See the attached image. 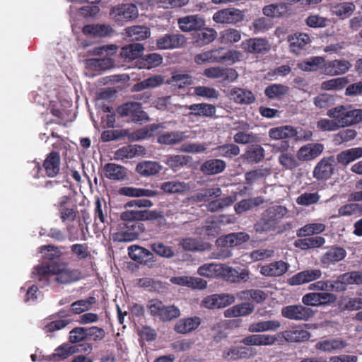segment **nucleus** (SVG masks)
Masks as SVG:
<instances>
[{
	"mask_svg": "<svg viewBox=\"0 0 362 362\" xmlns=\"http://www.w3.org/2000/svg\"><path fill=\"white\" fill-rule=\"evenodd\" d=\"M33 275L43 285L52 282L68 284L80 279V273L77 270L69 269L66 264L37 266L34 268Z\"/></svg>",
	"mask_w": 362,
	"mask_h": 362,
	"instance_id": "nucleus-1",
	"label": "nucleus"
},
{
	"mask_svg": "<svg viewBox=\"0 0 362 362\" xmlns=\"http://www.w3.org/2000/svg\"><path fill=\"white\" fill-rule=\"evenodd\" d=\"M288 210L282 205H273L267 208L255 223L256 233L262 234L278 232L281 230V223L288 216Z\"/></svg>",
	"mask_w": 362,
	"mask_h": 362,
	"instance_id": "nucleus-2",
	"label": "nucleus"
},
{
	"mask_svg": "<svg viewBox=\"0 0 362 362\" xmlns=\"http://www.w3.org/2000/svg\"><path fill=\"white\" fill-rule=\"evenodd\" d=\"M327 115L333 119L338 128L350 127L362 122V110L351 105H338L329 109Z\"/></svg>",
	"mask_w": 362,
	"mask_h": 362,
	"instance_id": "nucleus-3",
	"label": "nucleus"
},
{
	"mask_svg": "<svg viewBox=\"0 0 362 362\" xmlns=\"http://www.w3.org/2000/svg\"><path fill=\"white\" fill-rule=\"evenodd\" d=\"M197 273L200 276L207 278H215L218 276L230 278L238 274L235 269L224 264L217 263L204 264L198 268Z\"/></svg>",
	"mask_w": 362,
	"mask_h": 362,
	"instance_id": "nucleus-4",
	"label": "nucleus"
},
{
	"mask_svg": "<svg viewBox=\"0 0 362 362\" xmlns=\"http://www.w3.org/2000/svg\"><path fill=\"white\" fill-rule=\"evenodd\" d=\"M110 15L115 21L118 23H123L137 18L139 11L136 5L125 4L112 7Z\"/></svg>",
	"mask_w": 362,
	"mask_h": 362,
	"instance_id": "nucleus-5",
	"label": "nucleus"
},
{
	"mask_svg": "<svg viewBox=\"0 0 362 362\" xmlns=\"http://www.w3.org/2000/svg\"><path fill=\"white\" fill-rule=\"evenodd\" d=\"M118 114L122 117H128L134 122L147 121L148 117L142 110L139 102H129L124 103L117 108Z\"/></svg>",
	"mask_w": 362,
	"mask_h": 362,
	"instance_id": "nucleus-6",
	"label": "nucleus"
},
{
	"mask_svg": "<svg viewBox=\"0 0 362 362\" xmlns=\"http://www.w3.org/2000/svg\"><path fill=\"white\" fill-rule=\"evenodd\" d=\"M144 231L142 223H123L118 232L112 234L115 242H131L138 238Z\"/></svg>",
	"mask_w": 362,
	"mask_h": 362,
	"instance_id": "nucleus-7",
	"label": "nucleus"
},
{
	"mask_svg": "<svg viewBox=\"0 0 362 362\" xmlns=\"http://www.w3.org/2000/svg\"><path fill=\"white\" fill-rule=\"evenodd\" d=\"M281 315L285 318L297 320L307 321L315 315L314 311L303 305H291L282 308Z\"/></svg>",
	"mask_w": 362,
	"mask_h": 362,
	"instance_id": "nucleus-8",
	"label": "nucleus"
},
{
	"mask_svg": "<svg viewBox=\"0 0 362 362\" xmlns=\"http://www.w3.org/2000/svg\"><path fill=\"white\" fill-rule=\"evenodd\" d=\"M245 13L235 8H227L214 13L213 20L221 24H235L243 21Z\"/></svg>",
	"mask_w": 362,
	"mask_h": 362,
	"instance_id": "nucleus-9",
	"label": "nucleus"
},
{
	"mask_svg": "<svg viewBox=\"0 0 362 362\" xmlns=\"http://www.w3.org/2000/svg\"><path fill=\"white\" fill-rule=\"evenodd\" d=\"M322 275V272L320 269H308L292 276L288 279V283L291 286L305 284L320 279Z\"/></svg>",
	"mask_w": 362,
	"mask_h": 362,
	"instance_id": "nucleus-10",
	"label": "nucleus"
},
{
	"mask_svg": "<svg viewBox=\"0 0 362 362\" xmlns=\"http://www.w3.org/2000/svg\"><path fill=\"white\" fill-rule=\"evenodd\" d=\"M185 43V37L180 33H168L159 37L156 41V45L160 49L180 48Z\"/></svg>",
	"mask_w": 362,
	"mask_h": 362,
	"instance_id": "nucleus-11",
	"label": "nucleus"
},
{
	"mask_svg": "<svg viewBox=\"0 0 362 362\" xmlns=\"http://www.w3.org/2000/svg\"><path fill=\"white\" fill-rule=\"evenodd\" d=\"M242 48L250 54H264L270 50L269 41L262 37L250 38L242 42Z\"/></svg>",
	"mask_w": 362,
	"mask_h": 362,
	"instance_id": "nucleus-12",
	"label": "nucleus"
},
{
	"mask_svg": "<svg viewBox=\"0 0 362 362\" xmlns=\"http://www.w3.org/2000/svg\"><path fill=\"white\" fill-rule=\"evenodd\" d=\"M235 299L232 294H214L206 297L202 301V305L209 309L220 308L232 304Z\"/></svg>",
	"mask_w": 362,
	"mask_h": 362,
	"instance_id": "nucleus-13",
	"label": "nucleus"
},
{
	"mask_svg": "<svg viewBox=\"0 0 362 362\" xmlns=\"http://www.w3.org/2000/svg\"><path fill=\"white\" fill-rule=\"evenodd\" d=\"M334 158H324L320 160L313 170V177L318 180L329 179L334 172Z\"/></svg>",
	"mask_w": 362,
	"mask_h": 362,
	"instance_id": "nucleus-14",
	"label": "nucleus"
},
{
	"mask_svg": "<svg viewBox=\"0 0 362 362\" xmlns=\"http://www.w3.org/2000/svg\"><path fill=\"white\" fill-rule=\"evenodd\" d=\"M191 138L185 132L173 131L165 132L157 136V142L161 145L173 146L180 144Z\"/></svg>",
	"mask_w": 362,
	"mask_h": 362,
	"instance_id": "nucleus-15",
	"label": "nucleus"
},
{
	"mask_svg": "<svg viewBox=\"0 0 362 362\" xmlns=\"http://www.w3.org/2000/svg\"><path fill=\"white\" fill-rule=\"evenodd\" d=\"M226 162L220 158H211L200 165V171L205 175L212 176L222 173L226 168Z\"/></svg>",
	"mask_w": 362,
	"mask_h": 362,
	"instance_id": "nucleus-16",
	"label": "nucleus"
},
{
	"mask_svg": "<svg viewBox=\"0 0 362 362\" xmlns=\"http://www.w3.org/2000/svg\"><path fill=\"white\" fill-rule=\"evenodd\" d=\"M250 240V235L245 232L232 233L218 238L216 244L218 246L235 247Z\"/></svg>",
	"mask_w": 362,
	"mask_h": 362,
	"instance_id": "nucleus-17",
	"label": "nucleus"
},
{
	"mask_svg": "<svg viewBox=\"0 0 362 362\" xmlns=\"http://www.w3.org/2000/svg\"><path fill=\"white\" fill-rule=\"evenodd\" d=\"M177 24L182 31L190 32L200 30L204 25L205 21L199 15H189L180 18Z\"/></svg>",
	"mask_w": 362,
	"mask_h": 362,
	"instance_id": "nucleus-18",
	"label": "nucleus"
},
{
	"mask_svg": "<svg viewBox=\"0 0 362 362\" xmlns=\"http://www.w3.org/2000/svg\"><path fill=\"white\" fill-rule=\"evenodd\" d=\"M289 267L288 263L279 260L262 266L259 272L265 276H280L288 271Z\"/></svg>",
	"mask_w": 362,
	"mask_h": 362,
	"instance_id": "nucleus-19",
	"label": "nucleus"
},
{
	"mask_svg": "<svg viewBox=\"0 0 362 362\" xmlns=\"http://www.w3.org/2000/svg\"><path fill=\"white\" fill-rule=\"evenodd\" d=\"M348 346V343L339 338L325 339L318 341L315 348L322 352H332L341 350Z\"/></svg>",
	"mask_w": 362,
	"mask_h": 362,
	"instance_id": "nucleus-20",
	"label": "nucleus"
},
{
	"mask_svg": "<svg viewBox=\"0 0 362 362\" xmlns=\"http://www.w3.org/2000/svg\"><path fill=\"white\" fill-rule=\"evenodd\" d=\"M228 96L235 103L241 105H249L255 100V97L250 90L238 87L230 88Z\"/></svg>",
	"mask_w": 362,
	"mask_h": 362,
	"instance_id": "nucleus-21",
	"label": "nucleus"
},
{
	"mask_svg": "<svg viewBox=\"0 0 362 362\" xmlns=\"http://www.w3.org/2000/svg\"><path fill=\"white\" fill-rule=\"evenodd\" d=\"M298 129L291 125H284L269 129L268 135L273 140H285L298 135Z\"/></svg>",
	"mask_w": 362,
	"mask_h": 362,
	"instance_id": "nucleus-22",
	"label": "nucleus"
},
{
	"mask_svg": "<svg viewBox=\"0 0 362 362\" xmlns=\"http://www.w3.org/2000/svg\"><path fill=\"white\" fill-rule=\"evenodd\" d=\"M61 158L57 151H52L46 157L43 163V168L49 177H55L60 170Z\"/></svg>",
	"mask_w": 362,
	"mask_h": 362,
	"instance_id": "nucleus-23",
	"label": "nucleus"
},
{
	"mask_svg": "<svg viewBox=\"0 0 362 362\" xmlns=\"http://www.w3.org/2000/svg\"><path fill=\"white\" fill-rule=\"evenodd\" d=\"M323 149L324 146L321 144H308L300 148L297 158L300 160H310L317 158Z\"/></svg>",
	"mask_w": 362,
	"mask_h": 362,
	"instance_id": "nucleus-24",
	"label": "nucleus"
},
{
	"mask_svg": "<svg viewBox=\"0 0 362 362\" xmlns=\"http://www.w3.org/2000/svg\"><path fill=\"white\" fill-rule=\"evenodd\" d=\"M288 42L291 52L298 54L301 50L306 49L310 43V38L306 33H298L288 36Z\"/></svg>",
	"mask_w": 362,
	"mask_h": 362,
	"instance_id": "nucleus-25",
	"label": "nucleus"
},
{
	"mask_svg": "<svg viewBox=\"0 0 362 362\" xmlns=\"http://www.w3.org/2000/svg\"><path fill=\"white\" fill-rule=\"evenodd\" d=\"M241 129V131L238 132L233 136V141L236 144L245 145L260 141V137L258 134L245 131L249 129V124L247 123H242Z\"/></svg>",
	"mask_w": 362,
	"mask_h": 362,
	"instance_id": "nucleus-26",
	"label": "nucleus"
},
{
	"mask_svg": "<svg viewBox=\"0 0 362 362\" xmlns=\"http://www.w3.org/2000/svg\"><path fill=\"white\" fill-rule=\"evenodd\" d=\"M281 327L279 320H265L254 322L248 325L247 330L251 333L274 332Z\"/></svg>",
	"mask_w": 362,
	"mask_h": 362,
	"instance_id": "nucleus-27",
	"label": "nucleus"
},
{
	"mask_svg": "<svg viewBox=\"0 0 362 362\" xmlns=\"http://www.w3.org/2000/svg\"><path fill=\"white\" fill-rule=\"evenodd\" d=\"M191 187L189 183L177 180L164 182L160 185V189L168 194H183L189 192Z\"/></svg>",
	"mask_w": 362,
	"mask_h": 362,
	"instance_id": "nucleus-28",
	"label": "nucleus"
},
{
	"mask_svg": "<svg viewBox=\"0 0 362 362\" xmlns=\"http://www.w3.org/2000/svg\"><path fill=\"white\" fill-rule=\"evenodd\" d=\"M103 173L106 178L112 180H123L127 175L124 167L113 163L105 164L103 168Z\"/></svg>",
	"mask_w": 362,
	"mask_h": 362,
	"instance_id": "nucleus-29",
	"label": "nucleus"
},
{
	"mask_svg": "<svg viewBox=\"0 0 362 362\" xmlns=\"http://www.w3.org/2000/svg\"><path fill=\"white\" fill-rule=\"evenodd\" d=\"M255 310V306L251 303H243L232 306L224 311L226 317H238L247 316Z\"/></svg>",
	"mask_w": 362,
	"mask_h": 362,
	"instance_id": "nucleus-30",
	"label": "nucleus"
},
{
	"mask_svg": "<svg viewBox=\"0 0 362 362\" xmlns=\"http://www.w3.org/2000/svg\"><path fill=\"white\" fill-rule=\"evenodd\" d=\"M351 68V64L346 60L335 59L325 65L324 72L327 75L336 76L345 74Z\"/></svg>",
	"mask_w": 362,
	"mask_h": 362,
	"instance_id": "nucleus-31",
	"label": "nucleus"
},
{
	"mask_svg": "<svg viewBox=\"0 0 362 362\" xmlns=\"http://www.w3.org/2000/svg\"><path fill=\"white\" fill-rule=\"evenodd\" d=\"M201 324L199 317H191L179 320L175 325V330L180 334H187L195 330Z\"/></svg>",
	"mask_w": 362,
	"mask_h": 362,
	"instance_id": "nucleus-32",
	"label": "nucleus"
},
{
	"mask_svg": "<svg viewBox=\"0 0 362 362\" xmlns=\"http://www.w3.org/2000/svg\"><path fill=\"white\" fill-rule=\"evenodd\" d=\"M129 257L141 264H147L153 258V254L147 249L134 245L128 247Z\"/></svg>",
	"mask_w": 362,
	"mask_h": 362,
	"instance_id": "nucleus-33",
	"label": "nucleus"
},
{
	"mask_svg": "<svg viewBox=\"0 0 362 362\" xmlns=\"http://www.w3.org/2000/svg\"><path fill=\"white\" fill-rule=\"evenodd\" d=\"M346 255V250L340 247H332L321 257V262L329 265L341 261Z\"/></svg>",
	"mask_w": 362,
	"mask_h": 362,
	"instance_id": "nucleus-34",
	"label": "nucleus"
},
{
	"mask_svg": "<svg viewBox=\"0 0 362 362\" xmlns=\"http://www.w3.org/2000/svg\"><path fill=\"white\" fill-rule=\"evenodd\" d=\"M124 35L132 41H140L150 37L151 30L145 25H134L125 28Z\"/></svg>",
	"mask_w": 362,
	"mask_h": 362,
	"instance_id": "nucleus-35",
	"label": "nucleus"
},
{
	"mask_svg": "<svg viewBox=\"0 0 362 362\" xmlns=\"http://www.w3.org/2000/svg\"><path fill=\"white\" fill-rule=\"evenodd\" d=\"M191 110L189 115L212 117L216 112V106L209 103L192 104L189 106H185Z\"/></svg>",
	"mask_w": 362,
	"mask_h": 362,
	"instance_id": "nucleus-36",
	"label": "nucleus"
},
{
	"mask_svg": "<svg viewBox=\"0 0 362 362\" xmlns=\"http://www.w3.org/2000/svg\"><path fill=\"white\" fill-rule=\"evenodd\" d=\"M144 47L140 43H133L123 47L119 56L124 61L129 62L139 58L143 53Z\"/></svg>",
	"mask_w": 362,
	"mask_h": 362,
	"instance_id": "nucleus-37",
	"label": "nucleus"
},
{
	"mask_svg": "<svg viewBox=\"0 0 362 362\" xmlns=\"http://www.w3.org/2000/svg\"><path fill=\"white\" fill-rule=\"evenodd\" d=\"M162 169V165L156 161L144 160L137 164L136 172L142 176L150 177L158 173Z\"/></svg>",
	"mask_w": 362,
	"mask_h": 362,
	"instance_id": "nucleus-38",
	"label": "nucleus"
},
{
	"mask_svg": "<svg viewBox=\"0 0 362 362\" xmlns=\"http://www.w3.org/2000/svg\"><path fill=\"white\" fill-rule=\"evenodd\" d=\"M264 149L259 144L251 145L247 147L242 156L244 160L250 163H258L264 158Z\"/></svg>",
	"mask_w": 362,
	"mask_h": 362,
	"instance_id": "nucleus-39",
	"label": "nucleus"
},
{
	"mask_svg": "<svg viewBox=\"0 0 362 362\" xmlns=\"http://www.w3.org/2000/svg\"><path fill=\"white\" fill-rule=\"evenodd\" d=\"M361 158H362V147H356L340 152L337 156V160L339 163L346 165Z\"/></svg>",
	"mask_w": 362,
	"mask_h": 362,
	"instance_id": "nucleus-40",
	"label": "nucleus"
},
{
	"mask_svg": "<svg viewBox=\"0 0 362 362\" xmlns=\"http://www.w3.org/2000/svg\"><path fill=\"white\" fill-rule=\"evenodd\" d=\"M260 197L244 199L234 205V211L237 214H242L263 204Z\"/></svg>",
	"mask_w": 362,
	"mask_h": 362,
	"instance_id": "nucleus-41",
	"label": "nucleus"
},
{
	"mask_svg": "<svg viewBox=\"0 0 362 362\" xmlns=\"http://www.w3.org/2000/svg\"><path fill=\"white\" fill-rule=\"evenodd\" d=\"M144 148L141 146L129 145L122 147L117 150L115 153V158L116 160H125L134 158L135 156L143 153Z\"/></svg>",
	"mask_w": 362,
	"mask_h": 362,
	"instance_id": "nucleus-42",
	"label": "nucleus"
},
{
	"mask_svg": "<svg viewBox=\"0 0 362 362\" xmlns=\"http://www.w3.org/2000/svg\"><path fill=\"white\" fill-rule=\"evenodd\" d=\"M118 193L120 195L130 197H155L157 193L151 189L137 188L133 187H122L119 189Z\"/></svg>",
	"mask_w": 362,
	"mask_h": 362,
	"instance_id": "nucleus-43",
	"label": "nucleus"
},
{
	"mask_svg": "<svg viewBox=\"0 0 362 362\" xmlns=\"http://www.w3.org/2000/svg\"><path fill=\"white\" fill-rule=\"evenodd\" d=\"M112 31V28L105 24L87 25L83 28V33L94 37H105Z\"/></svg>",
	"mask_w": 362,
	"mask_h": 362,
	"instance_id": "nucleus-44",
	"label": "nucleus"
},
{
	"mask_svg": "<svg viewBox=\"0 0 362 362\" xmlns=\"http://www.w3.org/2000/svg\"><path fill=\"white\" fill-rule=\"evenodd\" d=\"M288 8L287 4L280 2L265 6L262 8V13L268 17L279 18L286 14L288 11Z\"/></svg>",
	"mask_w": 362,
	"mask_h": 362,
	"instance_id": "nucleus-45",
	"label": "nucleus"
},
{
	"mask_svg": "<svg viewBox=\"0 0 362 362\" xmlns=\"http://www.w3.org/2000/svg\"><path fill=\"white\" fill-rule=\"evenodd\" d=\"M222 194L220 187L207 188L201 190L192 196V199L197 202H208L214 198H218Z\"/></svg>",
	"mask_w": 362,
	"mask_h": 362,
	"instance_id": "nucleus-46",
	"label": "nucleus"
},
{
	"mask_svg": "<svg viewBox=\"0 0 362 362\" xmlns=\"http://www.w3.org/2000/svg\"><path fill=\"white\" fill-rule=\"evenodd\" d=\"M356 6L352 2H342L332 6V12L333 14L344 19L350 16L355 11Z\"/></svg>",
	"mask_w": 362,
	"mask_h": 362,
	"instance_id": "nucleus-47",
	"label": "nucleus"
},
{
	"mask_svg": "<svg viewBox=\"0 0 362 362\" xmlns=\"http://www.w3.org/2000/svg\"><path fill=\"white\" fill-rule=\"evenodd\" d=\"M325 225L320 223H308L299 228L296 235L299 238L311 236L322 233L325 230Z\"/></svg>",
	"mask_w": 362,
	"mask_h": 362,
	"instance_id": "nucleus-48",
	"label": "nucleus"
},
{
	"mask_svg": "<svg viewBox=\"0 0 362 362\" xmlns=\"http://www.w3.org/2000/svg\"><path fill=\"white\" fill-rule=\"evenodd\" d=\"M325 59L322 57H311L298 64L300 69L305 71H315L325 66Z\"/></svg>",
	"mask_w": 362,
	"mask_h": 362,
	"instance_id": "nucleus-49",
	"label": "nucleus"
},
{
	"mask_svg": "<svg viewBox=\"0 0 362 362\" xmlns=\"http://www.w3.org/2000/svg\"><path fill=\"white\" fill-rule=\"evenodd\" d=\"M163 57L158 53H151L144 55L140 60V68L151 69L163 63Z\"/></svg>",
	"mask_w": 362,
	"mask_h": 362,
	"instance_id": "nucleus-50",
	"label": "nucleus"
},
{
	"mask_svg": "<svg viewBox=\"0 0 362 362\" xmlns=\"http://www.w3.org/2000/svg\"><path fill=\"white\" fill-rule=\"evenodd\" d=\"M339 308L341 311H356L362 309V298H343L339 304Z\"/></svg>",
	"mask_w": 362,
	"mask_h": 362,
	"instance_id": "nucleus-51",
	"label": "nucleus"
},
{
	"mask_svg": "<svg viewBox=\"0 0 362 362\" xmlns=\"http://www.w3.org/2000/svg\"><path fill=\"white\" fill-rule=\"evenodd\" d=\"M349 80L346 77H339L332 78L323 81L320 85V88L325 90H337L342 89L347 83Z\"/></svg>",
	"mask_w": 362,
	"mask_h": 362,
	"instance_id": "nucleus-52",
	"label": "nucleus"
},
{
	"mask_svg": "<svg viewBox=\"0 0 362 362\" xmlns=\"http://www.w3.org/2000/svg\"><path fill=\"white\" fill-rule=\"evenodd\" d=\"M298 160L292 151L284 152L279 154L278 157L279 164L287 170H293L298 167L299 165Z\"/></svg>",
	"mask_w": 362,
	"mask_h": 362,
	"instance_id": "nucleus-53",
	"label": "nucleus"
},
{
	"mask_svg": "<svg viewBox=\"0 0 362 362\" xmlns=\"http://www.w3.org/2000/svg\"><path fill=\"white\" fill-rule=\"evenodd\" d=\"M95 297L90 296L87 299L76 300L71 303V312L74 314H81L85 311H88L91 308L93 304L95 303Z\"/></svg>",
	"mask_w": 362,
	"mask_h": 362,
	"instance_id": "nucleus-54",
	"label": "nucleus"
},
{
	"mask_svg": "<svg viewBox=\"0 0 362 362\" xmlns=\"http://www.w3.org/2000/svg\"><path fill=\"white\" fill-rule=\"evenodd\" d=\"M331 292H344L347 289V286L351 285L347 273H344L338 276L335 280H330Z\"/></svg>",
	"mask_w": 362,
	"mask_h": 362,
	"instance_id": "nucleus-55",
	"label": "nucleus"
},
{
	"mask_svg": "<svg viewBox=\"0 0 362 362\" xmlns=\"http://www.w3.org/2000/svg\"><path fill=\"white\" fill-rule=\"evenodd\" d=\"M194 95L206 98L208 100H216L220 96L218 90L214 88L204 86H199L194 88Z\"/></svg>",
	"mask_w": 362,
	"mask_h": 362,
	"instance_id": "nucleus-56",
	"label": "nucleus"
},
{
	"mask_svg": "<svg viewBox=\"0 0 362 362\" xmlns=\"http://www.w3.org/2000/svg\"><path fill=\"white\" fill-rule=\"evenodd\" d=\"M219 156L225 158H233L240 153V147L235 144H227L217 146L215 149Z\"/></svg>",
	"mask_w": 362,
	"mask_h": 362,
	"instance_id": "nucleus-57",
	"label": "nucleus"
},
{
	"mask_svg": "<svg viewBox=\"0 0 362 362\" xmlns=\"http://www.w3.org/2000/svg\"><path fill=\"white\" fill-rule=\"evenodd\" d=\"M77 348L75 346L69 344H64L54 350L53 358L54 360H62L68 358L69 356L75 354L77 351Z\"/></svg>",
	"mask_w": 362,
	"mask_h": 362,
	"instance_id": "nucleus-58",
	"label": "nucleus"
},
{
	"mask_svg": "<svg viewBox=\"0 0 362 362\" xmlns=\"http://www.w3.org/2000/svg\"><path fill=\"white\" fill-rule=\"evenodd\" d=\"M288 92V88L282 84H272L264 90L265 95L270 99L280 98Z\"/></svg>",
	"mask_w": 362,
	"mask_h": 362,
	"instance_id": "nucleus-59",
	"label": "nucleus"
},
{
	"mask_svg": "<svg viewBox=\"0 0 362 362\" xmlns=\"http://www.w3.org/2000/svg\"><path fill=\"white\" fill-rule=\"evenodd\" d=\"M151 249L158 255L165 258H171L175 256V252L171 247L163 243L155 242L151 244Z\"/></svg>",
	"mask_w": 362,
	"mask_h": 362,
	"instance_id": "nucleus-60",
	"label": "nucleus"
},
{
	"mask_svg": "<svg viewBox=\"0 0 362 362\" xmlns=\"http://www.w3.org/2000/svg\"><path fill=\"white\" fill-rule=\"evenodd\" d=\"M170 83L179 88L190 85L193 83V77L187 74L173 73L170 78Z\"/></svg>",
	"mask_w": 362,
	"mask_h": 362,
	"instance_id": "nucleus-61",
	"label": "nucleus"
},
{
	"mask_svg": "<svg viewBox=\"0 0 362 362\" xmlns=\"http://www.w3.org/2000/svg\"><path fill=\"white\" fill-rule=\"evenodd\" d=\"M142 210L127 209L120 214V218L126 221L127 224L139 223L137 221H142Z\"/></svg>",
	"mask_w": 362,
	"mask_h": 362,
	"instance_id": "nucleus-62",
	"label": "nucleus"
},
{
	"mask_svg": "<svg viewBox=\"0 0 362 362\" xmlns=\"http://www.w3.org/2000/svg\"><path fill=\"white\" fill-rule=\"evenodd\" d=\"M180 245L185 250L189 251H202L204 250V246L197 238H186L180 241Z\"/></svg>",
	"mask_w": 362,
	"mask_h": 362,
	"instance_id": "nucleus-63",
	"label": "nucleus"
},
{
	"mask_svg": "<svg viewBox=\"0 0 362 362\" xmlns=\"http://www.w3.org/2000/svg\"><path fill=\"white\" fill-rule=\"evenodd\" d=\"M241 39L240 32L234 28H228L221 33V40L223 43L237 42Z\"/></svg>",
	"mask_w": 362,
	"mask_h": 362,
	"instance_id": "nucleus-64",
	"label": "nucleus"
}]
</instances>
